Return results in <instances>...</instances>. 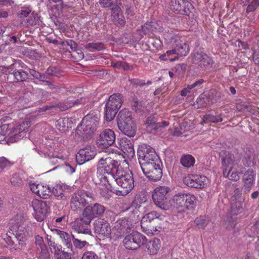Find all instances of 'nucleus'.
<instances>
[{
    "label": "nucleus",
    "mask_w": 259,
    "mask_h": 259,
    "mask_svg": "<svg viewBox=\"0 0 259 259\" xmlns=\"http://www.w3.org/2000/svg\"><path fill=\"white\" fill-rule=\"evenodd\" d=\"M37 259H50L49 252L47 248L36 251Z\"/></svg>",
    "instance_id": "nucleus-48"
},
{
    "label": "nucleus",
    "mask_w": 259,
    "mask_h": 259,
    "mask_svg": "<svg viewBox=\"0 0 259 259\" xmlns=\"http://www.w3.org/2000/svg\"><path fill=\"white\" fill-rule=\"evenodd\" d=\"M172 49L179 56H186L190 51L189 47L188 44L183 41L180 36L176 35L171 38Z\"/></svg>",
    "instance_id": "nucleus-22"
},
{
    "label": "nucleus",
    "mask_w": 259,
    "mask_h": 259,
    "mask_svg": "<svg viewBox=\"0 0 259 259\" xmlns=\"http://www.w3.org/2000/svg\"><path fill=\"white\" fill-rule=\"evenodd\" d=\"M114 0H99L100 5L103 8L111 7L114 3Z\"/></svg>",
    "instance_id": "nucleus-60"
},
{
    "label": "nucleus",
    "mask_w": 259,
    "mask_h": 259,
    "mask_svg": "<svg viewBox=\"0 0 259 259\" xmlns=\"http://www.w3.org/2000/svg\"><path fill=\"white\" fill-rule=\"evenodd\" d=\"M129 81L131 84L135 87H142L145 85H150L152 83V82L150 80H148L147 82H145V80L140 79L139 78H132L129 79Z\"/></svg>",
    "instance_id": "nucleus-41"
},
{
    "label": "nucleus",
    "mask_w": 259,
    "mask_h": 259,
    "mask_svg": "<svg viewBox=\"0 0 259 259\" xmlns=\"http://www.w3.org/2000/svg\"><path fill=\"white\" fill-rule=\"evenodd\" d=\"M170 9L176 14L189 16L191 10L194 8L188 0H171Z\"/></svg>",
    "instance_id": "nucleus-15"
},
{
    "label": "nucleus",
    "mask_w": 259,
    "mask_h": 259,
    "mask_svg": "<svg viewBox=\"0 0 259 259\" xmlns=\"http://www.w3.org/2000/svg\"><path fill=\"white\" fill-rule=\"evenodd\" d=\"M119 148L128 158H133L135 155V150L132 142L127 138H121L118 142Z\"/></svg>",
    "instance_id": "nucleus-28"
},
{
    "label": "nucleus",
    "mask_w": 259,
    "mask_h": 259,
    "mask_svg": "<svg viewBox=\"0 0 259 259\" xmlns=\"http://www.w3.org/2000/svg\"><path fill=\"white\" fill-rule=\"evenodd\" d=\"M121 167L116 159L110 156H103L99 160L97 165V174L100 182L96 181V184L102 183L104 185L111 186L114 183V176L116 170Z\"/></svg>",
    "instance_id": "nucleus-1"
},
{
    "label": "nucleus",
    "mask_w": 259,
    "mask_h": 259,
    "mask_svg": "<svg viewBox=\"0 0 259 259\" xmlns=\"http://www.w3.org/2000/svg\"><path fill=\"white\" fill-rule=\"evenodd\" d=\"M59 45H62L63 47H69L71 51L76 50L77 46V44L72 39H66L63 41H60Z\"/></svg>",
    "instance_id": "nucleus-43"
},
{
    "label": "nucleus",
    "mask_w": 259,
    "mask_h": 259,
    "mask_svg": "<svg viewBox=\"0 0 259 259\" xmlns=\"http://www.w3.org/2000/svg\"><path fill=\"white\" fill-rule=\"evenodd\" d=\"M209 222L208 220L203 218L199 217L197 218L195 220V223L200 228L204 229L208 225Z\"/></svg>",
    "instance_id": "nucleus-47"
},
{
    "label": "nucleus",
    "mask_w": 259,
    "mask_h": 259,
    "mask_svg": "<svg viewBox=\"0 0 259 259\" xmlns=\"http://www.w3.org/2000/svg\"><path fill=\"white\" fill-rule=\"evenodd\" d=\"M223 120L221 114L214 115L212 114H206L203 117V120L204 122H211L217 123L222 122Z\"/></svg>",
    "instance_id": "nucleus-40"
},
{
    "label": "nucleus",
    "mask_w": 259,
    "mask_h": 259,
    "mask_svg": "<svg viewBox=\"0 0 259 259\" xmlns=\"http://www.w3.org/2000/svg\"><path fill=\"white\" fill-rule=\"evenodd\" d=\"M195 162V159L192 155L187 154L184 155L181 158V163L187 168L193 166Z\"/></svg>",
    "instance_id": "nucleus-37"
},
{
    "label": "nucleus",
    "mask_w": 259,
    "mask_h": 259,
    "mask_svg": "<svg viewBox=\"0 0 259 259\" xmlns=\"http://www.w3.org/2000/svg\"><path fill=\"white\" fill-rule=\"evenodd\" d=\"M243 189L245 193L249 192L252 189L255 180V171L252 168H248L243 173Z\"/></svg>",
    "instance_id": "nucleus-27"
},
{
    "label": "nucleus",
    "mask_w": 259,
    "mask_h": 259,
    "mask_svg": "<svg viewBox=\"0 0 259 259\" xmlns=\"http://www.w3.org/2000/svg\"><path fill=\"white\" fill-rule=\"evenodd\" d=\"M121 68H123L124 70H132L134 69L133 66L129 65L128 63L124 62H122Z\"/></svg>",
    "instance_id": "nucleus-62"
},
{
    "label": "nucleus",
    "mask_w": 259,
    "mask_h": 259,
    "mask_svg": "<svg viewBox=\"0 0 259 259\" xmlns=\"http://www.w3.org/2000/svg\"><path fill=\"white\" fill-rule=\"evenodd\" d=\"M208 98L205 97H203L202 95L199 96L196 100V104L197 105V108H201L206 107L207 105V101Z\"/></svg>",
    "instance_id": "nucleus-52"
},
{
    "label": "nucleus",
    "mask_w": 259,
    "mask_h": 259,
    "mask_svg": "<svg viewBox=\"0 0 259 259\" xmlns=\"http://www.w3.org/2000/svg\"><path fill=\"white\" fill-rule=\"evenodd\" d=\"M133 227L132 222L125 218L118 220L112 229V234L116 239L121 238L130 232Z\"/></svg>",
    "instance_id": "nucleus-16"
},
{
    "label": "nucleus",
    "mask_w": 259,
    "mask_h": 259,
    "mask_svg": "<svg viewBox=\"0 0 259 259\" xmlns=\"http://www.w3.org/2000/svg\"><path fill=\"white\" fill-rule=\"evenodd\" d=\"M50 246L53 247L55 251L54 255L57 259H71V254L70 253L64 251L61 249L62 247L60 245H55V242L49 241Z\"/></svg>",
    "instance_id": "nucleus-33"
},
{
    "label": "nucleus",
    "mask_w": 259,
    "mask_h": 259,
    "mask_svg": "<svg viewBox=\"0 0 259 259\" xmlns=\"http://www.w3.org/2000/svg\"><path fill=\"white\" fill-rule=\"evenodd\" d=\"M56 234L59 236L60 239L64 243L67 248L72 249V244L71 242V238L69 234L64 231L58 229H55Z\"/></svg>",
    "instance_id": "nucleus-35"
},
{
    "label": "nucleus",
    "mask_w": 259,
    "mask_h": 259,
    "mask_svg": "<svg viewBox=\"0 0 259 259\" xmlns=\"http://www.w3.org/2000/svg\"><path fill=\"white\" fill-rule=\"evenodd\" d=\"M31 12V9L30 8H22L20 11L19 15L21 18H23L27 17Z\"/></svg>",
    "instance_id": "nucleus-59"
},
{
    "label": "nucleus",
    "mask_w": 259,
    "mask_h": 259,
    "mask_svg": "<svg viewBox=\"0 0 259 259\" xmlns=\"http://www.w3.org/2000/svg\"><path fill=\"white\" fill-rule=\"evenodd\" d=\"M12 75L17 81H24L28 78V74L24 71L20 69L15 70L13 73L10 74Z\"/></svg>",
    "instance_id": "nucleus-39"
},
{
    "label": "nucleus",
    "mask_w": 259,
    "mask_h": 259,
    "mask_svg": "<svg viewBox=\"0 0 259 259\" xmlns=\"http://www.w3.org/2000/svg\"><path fill=\"white\" fill-rule=\"evenodd\" d=\"M204 82L203 79H200L192 84H188L187 87L183 89L180 93L182 96L186 97L189 93L191 92V90L197 87L200 86Z\"/></svg>",
    "instance_id": "nucleus-38"
},
{
    "label": "nucleus",
    "mask_w": 259,
    "mask_h": 259,
    "mask_svg": "<svg viewBox=\"0 0 259 259\" xmlns=\"http://www.w3.org/2000/svg\"><path fill=\"white\" fill-rule=\"evenodd\" d=\"M85 226H83L82 225L77 224L75 227L76 231L79 233H82L84 234L92 235L91 230L89 227V225H85Z\"/></svg>",
    "instance_id": "nucleus-44"
},
{
    "label": "nucleus",
    "mask_w": 259,
    "mask_h": 259,
    "mask_svg": "<svg viewBox=\"0 0 259 259\" xmlns=\"http://www.w3.org/2000/svg\"><path fill=\"white\" fill-rule=\"evenodd\" d=\"M63 192L64 190L62 186L59 185H56L52 189L53 194L58 199H60L62 198Z\"/></svg>",
    "instance_id": "nucleus-45"
},
{
    "label": "nucleus",
    "mask_w": 259,
    "mask_h": 259,
    "mask_svg": "<svg viewBox=\"0 0 259 259\" xmlns=\"http://www.w3.org/2000/svg\"><path fill=\"white\" fill-rule=\"evenodd\" d=\"M89 49H92L97 51L103 50L105 49L104 44L101 42L89 43L87 46Z\"/></svg>",
    "instance_id": "nucleus-50"
},
{
    "label": "nucleus",
    "mask_w": 259,
    "mask_h": 259,
    "mask_svg": "<svg viewBox=\"0 0 259 259\" xmlns=\"http://www.w3.org/2000/svg\"><path fill=\"white\" fill-rule=\"evenodd\" d=\"M24 218L21 215H16L10 223L12 231L15 232V237L19 242V246L14 245V242L9 236L7 237V243L10 246V250L13 251L21 249L23 246L26 244L29 237L27 229L24 225Z\"/></svg>",
    "instance_id": "nucleus-2"
},
{
    "label": "nucleus",
    "mask_w": 259,
    "mask_h": 259,
    "mask_svg": "<svg viewBox=\"0 0 259 259\" xmlns=\"http://www.w3.org/2000/svg\"><path fill=\"white\" fill-rule=\"evenodd\" d=\"M46 144L48 145L53 150L52 156L63 159L65 155L64 151L65 146L64 140L60 138H55L54 139H50Z\"/></svg>",
    "instance_id": "nucleus-18"
},
{
    "label": "nucleus",
    "mask_w": 259,
    "mask_h": 259,
    "mask_svg": "<svg viewBox=\"0 0 259 259\" xmlns=\"http://www.w3.org/2000/svg\"><path fill=\"white\" fill-rule=\"evenodd\" d=\"M73 124V123L70 118L63 117L57 121L56 125L59 131L66 132L72 128Z\"/></svg>",
    "instance_id": "nucleus-32"
},
{
    "label": "nucleus",
    "mask_w": 259,
    "mask_h": 259,
    "mask_svg": "<svg viewBox=\"0 0 259 259\" xmlns=\"http://www.w3.org/2000/svg\"><path fill=\"white\" fill-rule=\"evenodd\" d=\"M33 77H36L38 79H39L40 80H44L45 78V76L44 75H41L40 73L38 72L35 71L33 70Z\"/></svg>",
    "instance_id": "nucleus-64"
},
{
    "label": "nucleus",
    "mask_w": 259,
    "mask_h": 259,
    "mask_svg": "<svg viewBox=\"0 0 259 259\" xmlns=\"http://www.w3.org/2000/svg\"><path fill=\"white\" fill-rule=\"evenodd\" d=\"M206 54L203 52H195L193 53L192 57V62L195 64L200 65V62H201L202 58L204 57L203 55H205Z\"/></svg>",
    "instance_id": "nucleus-46"
},
{
    "label": "nucleus",
    "mask_w": 259,
    "mask_h": 259,
    "mask_svg": "<svg viewBox=\"0 0 259 259\" xmlns=\"http://www.w3.org/2000/svg\"><path fill=\"white\" fill-rule=\"evenodd\" d=\"M203 56L204 57L202 58V60H201V62L199 65L201 67H206L213 63L212 59L207 55L205 54L203 55Z\"/></svg>",
    "instance_id": "nucleus-54"
},
{
    "label": "nucleus",
    "mask_w": 259,
    "mask_h": 259,
    "mask_svg": "<svg viewBox=\"0 0 259 259\" xmlns=\"http://www.w3.org/2000/svg\"><path fill=\"white\" fill-rule=\"evenodd\" d=\"M93 200V194L84 190H78L72 195L70 206L71 209L74 211L81 210L88 204Z\"/></svg>",
    "instance_id": "nucleus-8"
},
{
    "label": "nucleus",
    "mask_w": 259,
    "mask_h": 259,
    "mask_svg": "<svg viewBox=\"0 0 259 259\" xmlns=\"http://www.w3.org/2000/svg\"><path fill=\"white\" fill-rule=\"evenodd\" d=\"M35 246L36 247V251L47 248V246L44 243L42 237L39 236L35 237Z\"/></svg>",
    "instance_id": "nucleus-49"
},
{
    "label": "nucleus",
    "mask_w": 259,
    "mask_h": 259,
    "mask_svg": "<svg viewBox=\"0 0 259 259\" xmlns=\"http://www.w3.org/2000/svg\"><path fill=\"white\" fill-rule=\"evenodd\" d=\"M183 181L184 184L188 187L196 189H202L207 186L208 180L204 175H192L185 177Z\"/></svg>",
    "instance_id": "nucleus-17"
},
{
    "label": "nucleus",
    "mask_w": 259,
    "mask_h": 259,
    "mask_svg": "<svg viewBox=\"0 0 259 259\" xmlns=\"http://www.w3.org/2000/svg\"><path fill=\"white\" fill-rule=\"evenodd\" d=\"M117 122L118 128L121 132L130 137L135 136L137 126L130 111L126 109L121 110L118 114Z\"/></svg>",
    "instance_id": "nucleus-5"
},
{
    "label": "nucleus",
    "mask_w": 259,
    "mask_h": 259,
    "mask_svg": "<svg viewBox=\"0 0 259 259\" xmlns=\"http://www.w3.org/2000/svg\"><path fill=\"white\" fill-rule=\"evenodd\" d=\"M31 124V121L29 120L24 121L13 127H9L7 124H3L0 126V141L3 140L6 135L9 134V131H11L12 129H13L12 134L14 136L13 140L15 141L21 137H26L27 132L26 130Z\"/></svg>",
    "instance_id": "nucleus-11"
},
{
    "label": "nucleus",
    "mask_w": 259,
    "mask_h": 259,
    "mask_svg": "<svg viewBox=\"0 0 259 259\" xmlns=\"http://www.w3.org/2000/svg\"><path fill=\"white\" fill-rule=\"evenodd\" d=\"M33 210L35 211V219L38 222L42 221L48 212L49 208L47 202L44 201L33 200Z\"/></svg>",
    "instance_id": "nucleus-25"
},
{
    "label": "nucleus",
    "mask_w": 259,
    "mask_h": 259,
    "mask_svg": "<svg viewBox=\"0 0 259 259\" xmlns=\"http://www.w3.org/2000/svg\"><path fill=\"white\" fill-rule=\"evenodd\" d=\"M132 108L135 112L137 113H141L142 111V106L140 104L138 101L135 99H133V103L132 105Z\"/></svg>",
    "instance_id": "nucleus-58"
},
{
    "label": "nucleus",
    "mask_w": 259,
    "mask_h": 259,
    "mask_svg": "<svg viewBox=\"0 0 259 259\" xmlns=\"http://www.w3.org/2000/svg\"><path fill=\"white\" fill-rule=\"evenodd\" d=\"M138 160L141 168L143 170L144 165H148L151 166L162 165L161 160L156 153L154 149L149 145L143 144L138 149Z\"/></svg>",
    "instance_id": "nucleus-4"
},
{
    "label": "nucleus",
    "mask_w": 259,
    "mask_h": 259,
    "mask_svg": "<svg viewBox=\"0 0 259 259\" xmlns=\"http://www.w3.org/2000/svg\"><path fill=\"white\" fill-rule=\"evenodd\" d=\"M147 239L141 233L135 231L127 235L123 239V243L126 249L135 250L141 245L146 243Z\"/></svg>",
    "instance_id": "nucleus-13"
},
{
    "label": "nucleus",
    "mask_w": 259,
    "mask_h": 259,
    "mask_svg": "<svg viewBox=\"0 0 259 259\" xmlns=\"http://www.w3.org/2000/svg\"><path fill=\"white\" fill-rule=\"evenodd\" d=\"M164 218L163 215L159 214L156 211H152L148 213L143 217L141 222V226L143 231L148 235L153 234V231L155 230L150 228L151 226H149L148 224H150L155 219L162 220Z\"/></svg>",
    "instance_id": "nucleus-20"
},
{
    "label": "nucleus",
    "mask_w": 259,
    "mask_h": 259,
    "mask_svg": "<svg viewBox=\"0 0 259 259\" xmlns=\"http://www.w3.org/2000/svg\"><path fill=\"white\" fill-rule=\"evenodd\" d=\"M66 222V217L65 215H63L60 217L57 218H53L52 220L53 224L58 227V225H62Z\"/></svg>",
    "instance_id": "nucleus-53"
},
{
    "label": "nucleus",
    "mask_w": 259,
    "mask_h": 259,
    "mask_svg": "<svg viewBox=\"0 0 259 259\" xmlns=\"http://www.w3.org/2000/svg\"><path fill=\"white\" fill-rule=\"evenodd\" d=\"M122 103V97L119 94H114L109 97L105 108V118L107 121H111L114 118Z\"/></svg>",
    "instance_id": "nucleus-9"
},
{
    "label": "nucleus",
    "mask_w": 259,
    "mask_h": 259,
    "mask_svg": "<svg viewBox=\"0 0 259 259\" xmlns=\"http://www.w3.org/2000/svg\"><path fill=\"white\" fill-rule=\"evenodd\" d=\"M259 6V0H253L247 6L246 12L247 13L254 11Z\"/></svg>",
    "instance_id": "nucleus-56"
},
{
    "label": "nucleus",
    "mask_w": 259,
    "mask_h": 259,
    "mask_svg": "<svg viewBox=\"0 0 259 259\" xmlns=\"http://www.w3.org/2000/svg\"><path fill=\"white\" fill-rule=\"evenodd\" d=\"M105 210V207L100 203L87 206L82 211L80 221L82 224L90 225L94 218L102 215Z\"/></svg>",
    "instance_id": "nucleus-12"
},
{
    "label": "nucleus",
    "mask_w": 259,
    "mask_h": 259,
    "mask_svg": "<svg viewBox=\"0 0 259 259\" xmlns=\"http://www.w3.org/2000/svg\"><path fill=\"white\" fill-rule=\"evenodd\" d=\"M73 239V243L74 246L78 249H81L84 247L87 244L88 242L85 241H81L78 239L75 238L74 236H72Z\"/></svg>",
    "instance_id": "nucleus-51"
},
{
    "label": "nucleus",
    "mask_w": 259,
    "mask_h": 259,
    "mask_svg": "<svg viewBox=\"0 0 259 259\" xmlns=\"http://www.w3.org/2000/svg\"><path fill=\"white\" fill-rule=\"evenodd\" d=\"M13 164V162H12L5 157H0V169L1 171L8 170Z\"/></svg>",
    "instance_id": "nucleus-42"
},
{
    "label": "nucleus",
    "mask_w": 259,
    "mask_h": 259,
    "mask_svg": "<svg viewBox=\"0 0 259 259\" xmlns=\"http://www.w3.org/2000/svg\"><path fill=\"white\" fill-rule=\"evenodd\" d=\"M160 246V241L158 238L151 240L146 245L149 253L152 255L157 254Z\"/></svg>",
    "instance_id": "nucleus-34"
},
{
    "label": "nucleus",
    "mask_w": 259,
    "mask_h": 259,
    "mask_svg": "<svg viewBox=\"0 0 259 259\" xmlns=\"http://www.w3.org/2000/svg\"><path fill=\"white\" fill-rule=\"evenodd\" d=\"M11 183L14 186H18L22 184V179L20 178L19 176L17 174H14L12 175L11 178Z\"/></svg>",
    "instance_id": "nucleus-55"
},
{
    "label": "nucleus",
    "mask_w": 259,
    "mask_h": 259,
    "mask_svg": "<svg viewBox=\"0 0 259 259\" xmlns=\"http://www.w3.org/2000/svg\"><path fill=\"white\" fill-rule=\"evenodd\" d=\"M162 165L151 166L150 165H144L142 170L145 176L150 180L156 182L160 180L162 176L161 168Z\"/></svg>",
    "instance_id": "nucleus-23"
},
{
    "label": "nucleus",
    "mask_w": 259,
    "mask_h": 259,
    "mask_svg": "<svg viewBox=\"0 0 259 259\" xmlns=\"http://www.w3.org/2000/svg\"><path fill=\"white\" fill-rule=\"evenodd\" d=\"M81 259H98V256L93 251H86L83 253Z\"/></svg>",
    "instance_id": "nucleus-57"
},
{
    "label": "nucleus",
    "mask_w": 259,
    "mask_h": 259,
    "mask_svg": "<svg viewBox=\"0 0 259 259\" xmlns=\"http://www.w3.org/2000/svg\"><path fill=\"white\" fill-rule=\"evenodd\" d=\"M245 170V167L239 164H235L229 168L223 169V175L225 177L228 178L232 181H237L240 179L241 174Z\"/></svg>",
    "instance_id": "nucleus-24"
},
{
    "label": "nucleus",
    "mask_w": 259,
    "mask_h": 259,
    "mask_svg": "<svg viewBox=\"0 0 259 259\" xmlns=\"http://www.w3.org/2000/svg\"><path fill=\"white\" fill-rule=\"evenodd\" d=\"M100 118L99 112L92 111L82 119L76 130V133L82 138H87L96 130Z\"/></svg>",
    "instance_id": "nucleus-3"
},
{
    "label": "nucleus",
    "mask_w": 259,
    "mask_h": 259,
    "mask_svg": "<svg viewBox=\"0 0 259 259\" xmlns=\"http://www.w3.org/2000/svg\"><path fill=\"white\" fill-rule=\"evenodd\" d=\"M115 182L122 190L120 194L124 196L129 193L134 187V181L132 172L128 169H123L119 167L114 176Z\"/></svg>",
    "instance_id": "nucleus-6"
},
{
    "label": "nucleus",
    "mask_w": 259,
    "mask_h": 259,
    "mask_svg": "<svg viewBox=\"0 0 259 259\" xmlns=\"http://www.w3.org/2000/svg\"><path fill=\"white\" fill-rule=\"evenodd\" d=\"M170 188L165 186L156 187L153 192L152 198L155 205L163 210H168L170 205L168 202L167 195Z\"/></svg>",
    "instance_id": "nucleus-10"
},
{
    "label": "nucleus",
    "mask_w": 259,
    "mask_h": 259,
    "mask_svg": "<svg viewBox=\"0 0 259 259\" xmlns=\"http://www.w3.org/2000/svg\"><path fill=\"white\" fill-rule=\"evenodd\" d=\"M238 47H242L243 50H247L249 49V45L246 42L238 41Z\"/></svg>",
    "instance_id": "nucleus-63"
},
{
    "label": "nucleus",
    "mask_w": 259,
    "mask_h": 259,
    "mask_svg": "<svg viewBox=\"0 0 259 259\" xmlns=\"http://www.w3.org/2000/svg\"><path fill=\"white\" fill-rule=\"evenodd\" d=\"M94 231L99 237L108 238L112 233V230L107 221L98 219L94 223Z\"/></svg>",
    "instance_id": "nucleus-19"
},
{
    "label": "nucleus",
    "mask_w": 259,
    "mask_h": 259,
    "mask_svg": "<svg viewBox=\"0 0 259 259\" xmlns=\"http://www.w3.org/2000/svg\"><path fill=\"white\" fill-rule=\"evenodd\" d=\"M115 134L113 131L106 128L102 131L97 138L96 144L101 149H106L111 146L115 141Z\"/></svg>",
    "instance_id": "nucleus-14"
},
{
    "label": "nucleus",
    "mask_w": 259,
    "mask_h": 259,
    "mask_svg": "<svg viewBox=\"0 0 259 259\" xmlns=\"http://www.w3.org/2000/svg\"><path fill=\"white\" fill-rule=\"evenodd\" d=\"M179 56L177 55L175 51L172 49L170 50H168L165 53H164L159 56V59L161 61H167L170 62H174L179 59Z\"/></svg>",
    "instance_id": "nucleus-36"
},
{
    "label": "nucleus",
    "mask_w": 259,
    "mask_h": 259,
    "mask_svg": "<svg viewBox=\"0 0 259 259\" xmlns=\"http://www.w3.org/2000/svg\"><path fill=\"white\" fill-rule=\"evenodd\" d=\"M111 19L117 25L121 26L125 24L124 17L121 12L120 7L116 5L112 9Z\"/></svg>",
    "instance_id": "nucleus-30"
},
{
    "label": "nucleus",
    "mask_w": 259,
    "mask_h": 259,
    "mask_svg": "<svg viewBox=\"0 0 259 259\" xmlns=\"http://www.w3.org/2000/svg\"><path fill=\"white\" fill-rule=\"evenodd\" d=\"M197 200L194 195L189 193H179L172 198L174 205L180 212H185L194 208Z\"/></svg>",
    "instance_id": "nucleus-7"
},
{
    "label": "nucleus",
    "mask_w": 259,
    "mask_h": 259,
    "mask_svg": "<svg viewBox=\"0 0 259 259\" xmlns=\"http://www.w3.org/2000/svg\"><path fill=\"white\" fill-rule=\"evenodd\" d=\"M252 57L253 62L256 65H259V51L254 50L252 55Z\"/></svg>",
    "instance_id": "nucleus-61"
},
{
    "label": "nucleus",
    "mask_w": 259,
    "mask_h": 259,
    "mask_svg": "<svg viewBox=\"0 0 259 259\" xmlns=\"http://www.w3.org/2000/svg\"><path fill=\"white\" fill-rule=\"evenodd\" d=\"M97 154L96 148L92 146H87L80 149L76 156V159L79 165L93 159Z\"/></svg>",
    "instance_id": "nucleus-21"
},
{
    "label": "nucleus",
    "mask_w": 259,
    "mask_h": 259,
    "mask_svg": "<svg viewBox=\"0 0 259 259\" xmlns=\"http://www.w3.org/2000/svg\"><path fill=\"white\" fill-rule=\"evenodd\" d=\"M221 156L222 163L223 169L229 168L235 164H238L235 159L233 154L228 151L223 152Z\"/></svg>",
    "instance_id": "nucleus-31"
},
{
    "label": "nucleus",
    "mask_w": 259,
    "mask_h": 259,
    "mask_svg": "<svg viewBox=\"0 0 259 259\" xmlns=\"http://www.w3.org/2000/svg\"><path fill=\"white\" fill-rule=\"evenodd\" d=\"M51 192V188L46 184L33 183V193L42 199H47Z\"/></svg>",
    "instance_id": "nucleus-29"
},
{
    "label": "nucleus",
    "mask_w": 259,
    "mask_h": 259,
    "mask_svg": "<svg viewBox=\"0 0 259 259\" xmlns=\"http://www.w3.org/2000/svg\"><path fill=\"white\" fill-rule=\"evenodd\" d=\"M244 200L241 199L238 201H236L231 205L230 211V217L228 218V222L231 224L230 225L232 227L235 226L236 224L235 221L241 217H237L243 211V204Z\"/></svg>",
    "instance_id": "nucleus-26"
}]
</instances>
